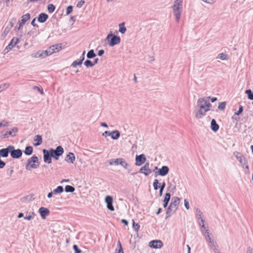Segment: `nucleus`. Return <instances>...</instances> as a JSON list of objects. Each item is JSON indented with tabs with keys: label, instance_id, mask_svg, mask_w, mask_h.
I'll return each instance as SVG.
<instances>
[{
	"label": "nucleus",
	"instance_id": "19",
	"mask_svg": "<svg viewBox=\"0 0 253 253\" xmlns=\"http://www.w3.org/2000/svg\"><path fill=\"white\" fill-rule=\"evenodd\" d=\"M30 19V14L29 13H27L24 15H23L21 17V21L19 24V28L22 27L23 25L29 19Z\"/></svg>",
	"mask_w": 253,
	"mask_h": 253
},
{
	"label": "nucleus",
	"instance_id": "22",
	"mask_svg": "<svg viewBox=\"0 0 253 253\" xmlns=\"http://www.w3.org/2000/svg\"><path fill=\"white\" fill-rule=\"evenodd\" d=\"M48 18V15L45 13H41L38 18V20L39 22L43 23Z\"/></svg>",
	"mask_w": 253,
	"mask_h": 253
},
{
	"label": "nucleus",
	"instance_id": "52",
	"mask_svg": "<svg viewBox=\"0 0 253 253\" xmlns=\"http://www.w3.org/2000/svg\"><path fill=\"white\" fill-rule=\"evenodd\" d=\"M73 249H74L75 251V253H81V251L79 250L78 248V246L76 245L73 246Z\"/></svg>",
	"mask_w": 253,
	"mask_h": 253
},
{
	"label": "nucleus",
	"instance_id": "10",
	"mask_svg": "<svg viewBox=\"0 0 253 253\" xmlns=\"http://www.w3.org/2000/svg\"><path fill=\"white\" fill-rule=\"evenodd\" d=\"M140 172L144 173L146 176L148 175L152 172L151 169L149 168V163H146L144 166L140 168Z\"/></svg>",
	"mask_w": 253,
	"mask_h": 253
},
{
	"label": "nucleus",
	"instance_id": "27",
	"mask_svg": "<svg viewBox=\"0 0 253 253\" xmlns=\"http://www.w3.org/2000/svg\"><path fill=\"white\" fill-rule=\"evenodd\" d=\"M33 151V147L32 146H27L24 151V153L28 155L32 154Z\"/></svg>",
	"mask_w": 253,
	"mask_h": 253
},
{
	"label": "nucleus",
	"instance_id": "13",
	"mask_svg": "<svg viewBox=\"0 0 253 253\" xmlns=\"http://www.w3.org/2000/svg\"><path fill=\"white\" fill-rule=\"evenodd\" d=\"M205 236L206 239L207 241V242H208L210 244V246L211 247H213L215 248L216 243H215L214 242L213 240H212L211 238L210 235V233H209L208 229H207L206 230Z\"/></svg>",
	"mask_w": 253,
	"mask_h": 253
},
{
	"label": "nucleus",
	"instance_id": "42",
	"mask_svg": "<svg viewBox=\"0 0 253 253\" xmlns=\"http://www.w3.org/2000/svg\"><path fill=\"white\" fill-rule=\"evenodd\" d=\"M226 106V103L225 102H223L221 103H220L218 105V108L220 110H224Z\"/></svg>",
	"mask_w": 253,
	"mask_h": 253
},
{
	"label": "nucleus",
	"instance_id": "25",
	"mask_svg": "<svg viewBox=\"0 0 253 253\" xmlns=\"http://www.w3.org/2000/svg\"><path fill=\"white\" fill-rule=\"evenodd\" d=\"M120 134L118 130H114L111 132L110 136L113 139H117L120 137Z\"/></svg>",
	"mask_w": 253,
	"mask_h": 253
},
{
	"label": "nucleus",
	"instance_id": "53",
	"mask_svg": "<svg viewBox=\"0 0 253 253\" xmlns=\"http://www.w3.org/2000/svg\"><path fill=\"white\" fill-rule=\"evenodd\" d=\"M5 163L3 161L0 160V168L2 169L5 167Z\"/></svg>",
	"mask_w": 253,
	"mask_h": 253
},
{
	"label": "nucleus",
	"instance_id": "45",
	"mask_svg": "<svg viewBox=\"0 0 253 253\" xmlns=\"http://www.w3.org/2000/svg\"><path fill=\"white\" fill-rule=\"evenodd\" d=\"M219 57L220 59H222V60H225V59H226L227 58V55L224 53H220L219 55Z\"/></svg>",
	"mask_w": 253,
	"mask_h": 253
},
{
	"label": "nucleus",
	"instance_id": "59",
	"mask_svg": "<svg viewBox=\"0 0 253 253\" xmlns=\"http://www.w3.org/2000/svg\"><path fill=\"white\" fill-rule=\"evenodd\" d=\"M203 1L209 3H211L213 2L212 0H203Z\"/></svg>",
	"mask_w": 253,
	"mask_h": 253
},
{
	"label": "nucleus",
	"instance_id": "38",
	"mask_svg": "<svg viewBox=\"0 0 253 253\" xmlns=\"http://www.w3.org/2000/svg\"><path fill=\"white\" fill-rule=\"evenodd\" d=\"M119 27H120V29H119L120 32H121L122 34L125 33V32L126 31V28L125 27H124V24L123 23V24H120Z\"/></svg>",
	"mask_w": 253,
	"mask_h": 253
},
{
	"label": "nucleus",
	"instance_id": "41",
	"mask_svg": "<svg viewBox=\"0 0 253 253\" xmlns=\"http://www.w3.org/2000/svg\"><path fill=\"white\" fill-rule=\"evenodd\" d=\"M84 64L85 66H86L87 67H91L94 64L92 63V62H91L89 60H86L84 62Z\"/></svg>",
	"mask_w": 253,
	"mask_h": 253
},
{
	"label": "nucleus",
	"instance_id": "32",
	"mask_svg": "<svg viewBox=\"0 0 253 253\" xmlns=\"http://www.w3.org/2000/svg\"><path fill=\"white\" fill-rule=\"evenodd\" d=\"M160 183L158 179H155L153 182V187L155 190H158L160 187Z\"/></svg>",
	"mask_w": 253,
	"mask_h": 253
},
{
	"label": "nucleus",
	"instance_id": "31",
	"mask_svg": "<svg viewBox=\"0 0 253 253\" xmlns=\"http://www.w3.org/2000/svg\"><path fill=\"white\" fill-rule=\"evenodd\" d=\"M65 190L66 192H73L75 191V188L72 186L66 185Z\"/></svg>",
	"mask_w": 253,
	"mask_h": 253
},
{
	"label": "nucleus",
	"instance_id": "58",
	"mask_svg": "<svg viewBox=\"0 0 253 253\" xmlns=\"http://www.w3.org/2000/svg\"><path fill=\"white\" fill-rule=\"evenodd\" d=\"M53 193H54L53 192H49L47 195V197L49 198H51L52 196Z\"/></svg>",
	"mask_w": 253,
	"mask_h": 253
},
{
	"label": "nucleus",
	"instance_id": "9",
	"mask_svg": "<svg viewBox=\"0 0 253 253\" xmlns=\"http://www.w3.org/2000/svg\"><path fill=\"white\" fill-rule=\"evenodd\" d=\"M163 246V243L161 240H153L149 243V246L155 249H160Z\"/></svg>",
	"mask_w": 253,
	"mask_h": 253
},
{
	"label": "nucleus",
	"instance_id": "8",
	"mask_svg": "<svg viewBox=\"0 0 253 253\" xmlns=\"http://www.w3.org/2000/svg\"><path fill=\"white\" fill-rule=\"evenodd\" d=\"M11 147L12 149L10 150V155L12 158L14 159H18L22 155V152L20 149H14V147L11 145Z\"/></svg>",
	"mask_w": 253,
	"mask_h": 253
},
{
	"label": "nucleus",
	"instance_id": "48",
	"mask_svg": "<svg viewBox=\"0 0 253 253\" xmlns=\"http://www.w3.org/2000/svg\"><path fill=\"white\" fill-rule=\"evenodd\" d=\"M8 125V123L6 121H2L0 123V127L7 126Z\"/></svg>",
	"mask_w": 253,
	"mask_h": 253
},
{
	"label": "nucleus",
	"instance_id": "23",
	"mask_svg": "<svg viewBox=\"0 0 253 253\" xmlns=\"http://www.w3.org/2000/svg\"><path fill=\"white\" fill-rule=\"evenodd\" d=\"M170 194L169 193H167L165 194V198L164 199V207L166 208L167 207L168 203L170 200Z\"/></svg>",
	"mask_w": 253,
	"mask_h": 253
},
{
	"label": "nucleus",
	"instance_id": "12",
	"mask_svg": "<svg viewBox=\"0 0 253 253\" xmlns=\"http://www.w3.org/2000/svg\"><path fill=\"white\" fill-rule=\"evenodd\" d=\"M208 111L199 108L198 110L195 112V117L197 119H201L205 115L207 112Z\"/></svg>",
	"mask_w": 253,
	"mask_h": 253
},
{
	"label": "nucleus",
	"instance_id": "7",
	"mask_svg": "<svg viewBox=\"0 0 253 253\" xmlns=\"http://www.w3.org/2000/svg\"><path fill=\"white\" fill-rule=\"evenodd\" d=\"M180 203V199L177 197H173L172 202L168 208V211H175Z\"/></svg>",
	"mask_w": 253,
	"mask_h": 253
},
{
	"label": "nucleus",
	"instance_id": "47",
	"mask_svg": "<svg viewBox=\"0 0 253 253\" xmlns=\"http://www.w3.org/2000/svg\"><path fill=\"white\" fill-rule=\"evenodd\" d=\"M85 1L84 0H81L78 2L77 4V7L80 8L84 4Z\"/></svg>",
	"mask_w": 253,
	"mask_h": 253
},
{
	"label": "nucleus",
	"instance_id": "61",
	"mask_svg": "<svg viewBox=\"0 0 253 253\" xmlns=\"http://www.w3.org/2000/svg\"><path fill=\"white\" fill-rule=\"evenodd\" d=\"M217 100V98L216 97H213L211 98V101L212 102H214V101Z\"/></svg>",
	"mask_w": 253,
	"mask_h": 253
},
{
	"label": "nucleus",
	"instance_id": "26",
	"mask_svg": "<svg viewBox=\"0 0 253 253\" xmlns=\"http://www.w3.org/2000/svg\"><path fill=\"white\" fill-rule=\"evenodd\" d=\"M121 158H118L116 159H112L109 162L110 165H120Z\"/></svg>",
	"mask_w": 253,
	"mask_h": 253
},
{
	"label": "nucleus",
	"instance_id": "36",
	"mask_svg": "<svg viewBox=\"0 0 253 253\" xmlns=\"http://www.w3.org/2000/svg\"><path fill=\"white\" fill-rule=\"evenodd\" d=\"M35 216V213L34 212L30 213L29 215H26L24 217V219L30 220L32 219Z\"/></svg>",
	"mask_w": 253,
	"mask_h": 253
},
{
	"label": "nucleus",
	"instance_id": "1",
	"mask_svg": "<svg viewBox=\"0 0 253 253\" xmlns=\"http://www.w3.org/2000/svg\"><path fill=\"white\" fill-rule=\"evenodd\" d=\"M63 152V148L61 146H58L56 150L51 149L49 152L44 149L43 150L44 161L45 163L50 164L51 162V157L57 160H58L59 156L62 155Z\"/></svg>",
	"mask_w": 253,
	"mask_h": 253
},
{
	"label": "nucleus",
	"instance_id": "28",
	"mask_svg": "<svg viewBox=\"0 0 253 253\" xmlns=\"http://www.w3.org/2000/svg\"><path fill=\"white\" fill-rule=\"evenodd\" d=\"M84 59V57H83V58L80 60V61L76 60L73 62V63L72 64V66L73 67H76L77 65H80L82 64L83 61Z\"/></svg>",
	"mask_w": 253,
	"mask_h": 253
},
{
	"label": "nucleus",
	"instance_id": "40",
	"mask_svg": "<svg viewBox=\"0 0 253 253\" xmlns=\"http://www.w3.org/2000/svg\"><path fill=\"white\" fill-rule=\"evenodd\" d=\"M166 186V183L165 182H163L161 185V186H160V192H159V194H160V195L161 196L163 194V190L165 188Z\"/></svg>",
	"mask_w": 253,
	"mask_h": 253
},
{
	"label": "nucleus",
	"instance_id": "35",
	"mask_svg": "<svg viewBox=\"0 0 253 253\" xmlns=\"http://www.w3.org/2000/svg\"><path fill=\"white\" fill-rule=\"evenodd\" d=\"M95 56V54L93 50H90L87 54V57L88 58H91Z\"/></svg>",
	"mask_w": 253,
	"mask_h": 253
},
{
	"label": "nucleus",
	"instance_id": "64",
	"mask_svg": "<svg viewBox=\"0 0 253 253\" xmlns=\"http://www.w3.org/2000/svg\"><path fill=\"white\" fill-rule=\"evenodd\" d=\"M187 248H188V253H190V247L189 245H187Z\"/></svg>",
	"mask_w": 253,
	"mask_h": 253
},
{
	"label": "nucleus",
	"instance_id": "60",
	"mask_svg": "<svg viewBox=\"0 0 253 253\" xmlns=\"http://www.w3.org/2000/svg\"><path fill=\"white\" fill-rule=\"evenodd\" d=\"M35 20H36V19H35V18H34V19L32 20V22H31V24H32L33 26H36V24H35Z\"/></svg>",
	"mask_w": 253,
	"mask_h": 253
},
{
	"label": "nucleus",
	"instance_id": "33",
	"mask_svg": "<svg viewBox=\"0 0 253 253\" xmlns=\"http://www.w3.org/2000/svg\"><path fill=\"white\" fill-rule=\"evenodd\" d=\"M55 9V7L53 4H49L47 6V9L49 13H52Z\"/></svg>",
	"mask_w": 253,
	"mask_h": 253
},
{
	"label": "nucleus",
	"instance_id": "55",
	"mask_svg": "<svg viewBox=\"0 0 253 253\" xmlns=\"http://www.w3.org/2000/svg\"><path fill=\"white\" fill-rule=\"evenodd\" d=\"M121 221L125 225H128V221L126 220L123 219H122Z\"/></svg>",
	"mask_w": 253,
	"mask_h": 253
},
{
	"label": "nucleus",
	"instance_id": "16",
	"mask_svg": "<svg viewBox=\"0 0 253 253\" xmlns=\"http://www.w3.org/2000/svg\"><path fill=\"white\" fill-rule=\"evenodd\" d=\"M19 42V39L16 37H14L11 40L10 42L6 47L5 49L8 51L11 50L18 42Z\"/></svg>",
	"mask_w": 253,
	"mask_h": 253
},
{
	"label": "nucleus",
	"instance_id": "21",
	"mask_svg": "<svg viewBox=\"0 0 253 253\" xmlns=\"http://www.w3.org/2000/svg\"><path fill=\"white\" fill-rule=\"evenodd\" d=\"M65 160L68 163H73L75 160L74 154L73 153H69L67 155Z\"/></svg>",
	"mask_w": 253,
	"mask_h": 253
},
{
	"label": "nucleus",
	"instance_id": "34",
	"mask_svg": "<svg viewBox=\"0 0 253 253\" xmlns=\"http://www.w3.org/2000/svg\"><path fill=\"white\" fill-rule=\"evenodd\" d=\"M120 165L123 166L124 168L126 169L128 166V164L126 163V162L123 159L121 158V160L120 162Z\"/></svg>",
	"mask_w": 253,
	"mask_h": 253
},
{
	"label": "nucleus",
	"instance_id": "14",
	"mask_svg": "<svg viewBox=\"0 0 253 253\" xmlns=\"http://www.w3.org/2000/svg\"><path fill=\"white\" fill-rule=\"evenodd\" d=\"M169 171V169L167 166H163L161 169H160L158 172H155L156 175L158 174L161 176L166 175Z\"/></svg>",
	"mask_w": 253,
	"mask_h": 253
},
{
	"label": "nucleus",
	"instance_id": "30",
	"mask_svg": "<svg viewBox=\"0 0 253 253\" xmlns=\"http://www.w3.org/2000/svg\"><path fill=\"white\" fill-rule=\"evenodd\" d=\"M9 86L8 83H4L0 85V92L7 89Z\"/></svg>",
	"mask_w": 253,
	"mask_h": 253
},
{
	"label": "nucleus",
	"instance_id": "49",
	"mask_svg": "<svg viewBox=\"0 0 253 253\" xmlns=\"http://www.w3.org/2000/svg\"><path fill=\"white\" fill-rule=\"evenodd\" d=\"M118 245L119 246V249L117 253H124L123 248L120 241L118 242Z\"/></svg>",
	"mask_w": 253,
	"mask_h": 253
},
{
	"label": "nucleus",
	"instance_id": "62",
	"mask_svg": "<svg viewBox=\"0 0 253 253\" xmlns=\"http://www.w3.org/2000/svg\"><path fill=\"white\" fill-rule=\"evenodd\" d=\"M23 216V213H19L18 216V218H21Z\"/></svg>",
	"mask_w": 253,
	"mask_h": 253
},
{
	"label": "nucleus",
	"instance_id": "20",
	"mask_svg": "<svg viewBox=\"0 0 253 253\" xmlns=\"http://www.w3.org/2000/svg\"><path fill=\"white\" fill-rule=\"evenodd\" d=\"M34 141L35 142L34 144V146H39L42 143V137L40 135H37L35 136Z\"/></svg>",
	"mask_w": 253,
	"mask_h": 253
},
{
	"label": "nucleus",
	"instance_id": "5",
	"mask_svg": "<svg viewBox=\"0 0 253 253\" xmlns=\"http://www.w3.org/2000/svg\"><path fill=\"white\" fill-rule=\"evenodd\" d=\"M62 49V46L61 44H56L55 45H52L49 47L46 50L42 52V54L41 55H42L43 54L47 56L49 55H51V54L58 52Z\"/></svg>",
	"mask_w": 253,
	"mask_h": 253
},
{
	"label": "nucleus",
	"instance_id": "54",
	"mask_svg": "<svg viewBox=\"0 0 253 253\" xmlns=\"http://www.w3.org/2000/svg\"><path fill=\"white\" fill-rule=\"evenodd\" d=\"M184 205H185V208L187 210H188L189 209V203L186 200H184Z\"/></svg>",
	"mask_w": 253,
	"mask_h": 253
},
{
	"label": "nucleus",
	"instance_id": "3",
	"mask_svg": "<svg viewBox=\"0 0 253 253\" xmlns=\"http://www.w3.org/2000/svg\"><path fill=\"white\" fill-rule=\"evenodd\" d=\"M182 0H176L173 6V11L176 17L177 22L179 21L181 15Z\"/></svg>",
	"mask_w": 253,
	"mask_h": 253
},
{
	"label": "nucleus",
	"instance_id": "63",
	"mask_svg": "<svg viewBox=\"0 0 253 253\" xmlns=\"http://www.w3.org/2000/svg\"><path fill=\"white\" fill-rule=\"evenodd\" d=\"M101 126L105 127H107V125L104 123H101Z\"/></svg>",
	"mask_w": 253,
	"mask_h": 253
},
{
	"label": "nucleus",
	"instance_id": "6",
	"mask_svg": "<svg viewBox=\"0 0 253 253\" xmlns=\"http://www.w3.org/2000/svg\"><path fill=\"white\" fill-rule=\"evenodd\" d=\"M106 40L109 42L110 46H113L116 44H119L121 42V39L119 37L113 36L112 34L108 35Z\"/></svg>",
	"mask_w": 253,
	"mask_h": 253
},
{
	"label": "nucleus",
	"instance_id": "29",
	"mask_svg": "<svg viewBox=\"0 0 253 253\" xmlns=\"http://www.w3.org/2000/svg\"><path fill=\"white\" fill-rule=\"evenodd\" d=\"M63 187L61 186H59L56 189H55L53 192L54 194H58L63 192Z\"/></svg>",
	"mask_w": 253,
	"mask_h": 253
},
{
	"label": "nucleus",
	"instance_id": "15",
	"mask_svg": "<svg viewBox=\"0 0 253 253\" xmlns=\"http://www.w3.org/2000/svg\"><path fill=\"white\" fill-rule=\"evenodd\" d=\"M12 149L11 145L8 146L6 148L1 149L0 150V156L2 157H7L8 153H10V150Z\"/></svg>",
	"mask_w": 253,
	"mask_h": 253
},
{
	"label": "nucleus",
	"instance_id": "57",
	"mask_svg": "<svg viewBox=\"0 0 253 253\" xmlns=\"http://www.w3.org/2000/svg\"><path fill=\"white\" fill-rule=\"evenodd\" d=\"M104 52V51L103 50H100L98 52V55L99 56H101Z\"/></svg>",
	"mask_w": 253,
	"mask_h": 253
},
{
	"label": "nucleus",
	"instance_id": "46",
	"mask_svg": "<svg viewBox=\"0 0 253 253\" xmlns=\"http://www.w3.org/2000/svg\"><path fill=\"white\" fill-rule=\"evenodd\" d=\"M239 161L241 163L243 164V165L246 164L247 161L244 157L241 156L239 158Z\"/></svg>",
	"mask_w": 253,
	"mask_h": 253
},
{
	"label": "nucleus",
	"instance_id": "37",
	"mask_svg": "<svg viewBox=\"0 0 253 253\" xmlns=\"http://www.w3.org/2000/svg\"><path fill=\"white\" fill-rule=\"evenodd\" d=\"M132 227L135 231L137 232L139 229L140 225H139L138 223H136L133 220Z\"/></svg>",
	"mask_w": 253,
	"mask_h": 253
},
{
	"label": "nucleus",
	"instance_id": "11",
	"mask_svg": "<svg viewBox=\"0 0 253 253\" xmlns=\"http://www.w3.org/2000/svg\"><path fill=\"white\" fill-rule=\"evenodd\" d=\"M105 202L107 204V208L111 211H114V208L113 206V198L110 196H107L105 198Z\"/></svg>",
	"mask_w": 253,
	"mask_h": 253
},
{
	"label": "nucleus",
	"instance_id": "43",
	"mask_svg": "<svg viewBox=\"0 0 253 253\" xmlns=\"http://www.w3.org/2000/svg\"><path fill=\"white\" fill-rule=\"evenodd\" d=\"M13 132H14V129H12L11 130L6 131L4 134H3V136L4 137H8L9 135H12Z\"/></svg>",
	"mask_w": 253,
	"mask_h": 253
},
{
	"label": "nucleus",
	"instance_id": "4",
	"mask_svg": "<svg viewBox=\"0 0 253 253\" xmlns=\"http://www.w3.org/2000/svg\"><path fill=\"white\" fill-rule=\"evenodd\" d=\"M210 98V97H208L206 98H199L197 101V105L198 106V108H201V109H204L207 111H209L210 110V108L211 105L207 99H209Z\"/></svg>",
	"mask_w": 253,
	"mask_h": 253
},
{
	"label": "nucleus",
	"instance_id": "39",
	"mask_svg": "<svg viewBox=\"0 0 253 253\" xmlns=\"http://www.w3.org/2000/svg\"><path fill=\"white\" fill-rule=\"evenodd\" d=\"M246 93L248 95L249 99L252 100L253 99V94L251 90H246Z\"/></svg>",
	"mask_w": 253,
	"mask_h": 253
},
{
	"label": "nucleus",
	"instance_id": "18",
	"mask_svg": "<svg viewBox=\"0 0 253 253\" xmlns=\"http://www.w3.org/2000/svg\"><path fill=\"white\" fill-rule=\"evenodd\" d=\"M39 212L42 217L43 219H45L46 216L49 214V211L47 208L41 207L39 209Z\"/></svg>",
	"mask_w": 253,
	"mask_h": 253
},
{
	"label": "nucleus",
	"instance_id": "51",
	"mask_svg": "<svg viewBox=\"0 0 253 253\" xmlns=\"http://www.w3.org/2000/svg\"><path fill=\"white\" fill-rule=\"evenodd\" d=\"M33 89H35V90H37L38 91H39L42 94H43V91L42 90V89H41L38 86H35L33 87Z\"/></svg>",
	"mask_w": 253,
	"mask_h": 253
},
{
	"label": "nucleus",
	"instance_id": "24",
	"mask_svg": "<svg viewBox=\"0 0 253 253\" xmlns=\"http://www.w3.org/2000/svg\"><path fill=\"white\" fill-rule=\"evenodd\" d=\"M211 128L214 131H216L219 129V126L216 124L214 119L211 120Z\"/></svg>",
	"mask_w": 253,
	"mask_h": 253
},
{
	"label": "nucleus",
	"instance_id": "50",
	"mask_svg": "<svg viewBox=\"0 0 253 253\" xmlns=\"http://www.w3.org/2000/svg\"><path fill=\"white\" fill-rule=\"evenodd\" d=\"M243 107L242 106H240L239 110L237 112L235 113V115H240L243 112Z\"/></svg>",
	"mask_w": 253,
	"mask_h": 253
},
{
	"label": "nucleus",
	"instance_id": "56",
	"mask_svg": "<svg viewBox=\"0 0 253 253\" xmlns=\"http://www.w3.org/2000/svg\"><path fill=\"white\" fill-rule=\"evenodd\" d=\"M110 133H111V132H110L108 131H106L103 133V135L106 136L107 135L110 136Z\"/></svg>",
	"mask_w": 253,
	"mask_h": 253
},
{
	"label": "nucleus",
	"instance_id": "2",
	"mask_svg": "<svg viewBox=\"0 0 253 253\" xmlns=\"http://www.w3.org/2000/svg\"><path fill=\"white\" fill-rule=\"evenodd\" d=\"M40 162L38 158L36 156H33L28 160L26 169L27 170H29L32 169L38 168Z\"/></svg>",
	"mask_w": 253,
	"mask_h": 253
},
{
	"label": "nucleus",
	"instance_id": "44",
	"mask_svg": "<svg viewBox=\"0 0 253 253\" xmlns=\"http://www.w3.org/2000/svg\"><path fill=\"white\" fill-rule=\"evenodd\" d=\"M73 11V7L71 5L68 6L66 8V14L67 15L70 14Z\"/></svg>",
	"mask_w": 253,
	"mask_h": 253
},
{
	"label": "nucleus",
	"instance_id": "17",
	"mask_svg": "<svg viewBox=\"0 0 253 253\" xmlns=\"http://www.w3.org/2000/svg\"><path fill=\"white\" fill-rule=\"evenodd\" d=\"M146 161V158L143 154H141L139 156H137L136 157V165L141 166Z\"/></svg>",
	"mask_w": 253,
	"mask_h": 253
}]
</instances>
